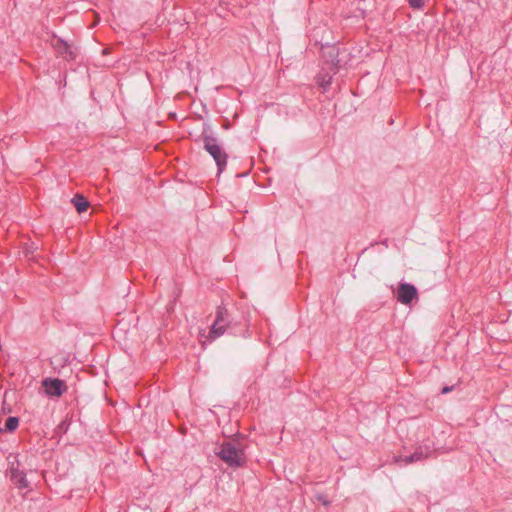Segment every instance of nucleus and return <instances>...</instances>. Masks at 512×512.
I'll list each match as a JSON object with an SVG mask.
<instances>
[{"mask_svg": "<svg viewBox=\"0 0 512 512\" xmlns=\"http://www.w3.org/2000/svg\"><path fill=\"white\" fill-rule=\"evenodd\" d=\"M201 139L204 144V149L212 156L217 165L218 174L222 173L227 166L228 155L223 150L218 138L212 135L209 126L204 127Z\"/></svg>", "mask_w": 512, "mask_h": 512, "instance_id": "obj_1", "label": "nucleus"}, {"mask_svg": "<svg viewBox=\"0 0 512 512\" xmlns=\"http://www.w3.org/2000/svg\"><path fill=\"white\" fill-rule=\"evenodd\" d=\"M215 454L230 467H241L246 462L242 445L235 440L224 441Z\"/></svg>", "mask_w": 512, "mask_h": 512, "instance_id": "obj_2", "label": "nucleus"}, {"mask_svg": "<svg viewBox=\"0 0 512 512\" xmlns=\"http://www.w3.org/2000/svg\"><path fill=\"white\" fill-rule=\"evenodd\" d=\"M232 325V319L228 310L223 306H218L216 310V317L211 326V329L206 336L210 342L222 336L228 328Z\"/></svg>", "mask_w": 512, "mask_h": 512, "instance_id": "obj_3", "label": "nucleus"}, {"mask_svg": "<svg viewBox=\"0 0 512 512\" xmlns=\"http://www.w3.org/2000/svg\"><path fill=\"white\" fill-rule=\"evenodd\" d=\"M8 460L9 468L7 470V475L18 490H26V492L23 493V495H25L27 492L31 491V485L26 478V473L20 469V463L17 456H10Z\"/></svg>", "mask_w": 512, "mask_h": 512, "instance_id": "obj_4", "label": "nucleus"}, {"mask_svg": "<svg viewBox=\"0 0 512 512\" xmlns=\"http://www.w3.org/2000/svg\"><path fill=\"white\" fill-rule=\"evenodd\" d=\"M51 45L54 48L57 57H60L65 61H74L77 58L78 48L62 38L53 36Z\"/></svg>", "mask_w": 512, "mask_h": 512, "instance_id": "obj_5", "label": "nucleus"}, {"mask_svg": "<svg viewBox=\"0 0 512 512\" xmlns=\"http://www.w3.org/2000/svg\"><path fill=\"white\" fill-rule=\"evenodd\" d=\"M45 393L50 397H60L68 389L66 382L58 378H45L42 381Z\"/></svg>", "mask_w": 512, "mask_h": 512, "instance_id": "obj_6", "label": "nucleus"}, {"mask_svg": "<svg viewBox=\"0 0 512 512\" xmlns=\"http://www.w3.org/2000/svg\"><path fill=\"white\" fill-rule=\"evenodd\" d=\"M418 298L416 287L409 283H400L397 291V300L404 304H410L414 299Z\"/></svg>", "mask_w": 512, "mask_h": 512, "instance_id": "obj_7", "label": "nucleus"}, {"mask_svg": "<svg viewBox=\"0 0 512 512\" xmlns=\"http://www.w3.org/2000/svg\"><path fill=\"white\" fill-rule=\"evenodd\" d=\"M72 204L75 206L78 213L85 212L90 206L89 201L81 194H76L72 200Z\"/></svg>", "mask_w": 512, "mask_h": 512, "instance_id": "obj_8", "label": "nucleus"}, {"mask_svg": "<svg viewBox=\"0 0 512 512\" xmlns=\"http://www.w3.org/2000/svg\"><path fill=\"white\" fill-rule=\"evenodd\" d=\"M426 457H427V454H425L420 449V450H416L410 456H406L404 458L397 459V461H402V462H404L407 465V464H411V463H414V462L421 461V460L425 459Z\"/></svg>", "mask_w": 512, "mask_h": 512, "instance_id": "obj_9", "label": "nucleus"}, {"mask_svg": "<svg viewBox=\"0 0 512 512\" xmlns=\"http://www.w3.org/2000/svg\"><path fill=\"white\" fill-rule=\"evenodd\" d=\"M317 83L319 87L323 90V92H325L332 83V76L329 75L328 73L319 74L317 76Z\"/></svg>", "mask_w": 512, "mask_h": 512, "instance_id": "obj_10", "label": "nucleus"}, {"mask_svg": "<svg viewBox=\"0 0 512 512\" xmlns=\"http://www.w3.org/2000/svg\"><path fill=\"white\" fill-rule=\"evenodd\" d=\"M18 425L19 418L11 416L6 420L4 432H13L17 429Z\"/></svg>", "mask_w": 512, "mask_h": 512, "instance_id": "obj_11", "label": "nucleus"}, {"mask_svg": "<svg viewBox=\"0 0 512 512\" xmlns=\"http://www.w3.org/2000/svg\"><path fill=\"white\" fill-rule=\"evenodd\" d=\"M426 0H408L409 4L413 8H421Z\"/></svg>", "mask_w": 512, "mask_h": 512, "instance_id": "obj_12", "label": "nucleus"}, {"mask_svg": "<svg viewBox=\"0 0 512 512\" xmlns=\"http://www.w3.org/2000/svg\"><path fill=\"white\" fill-rule=\"evenodd\" d=\"M34 252V247H33V244H31L30 246H26L23 250V254L25 255V257L29 258L30 256H32Z\"/></svg>", "mask_w": 512, "mask_h": 512, "instance_id": "obj_13", "label": "nucleus"}, {"mask_svg": "<svg viewBox=\"0 0 512 512\" xmlns=\"http://www.w3.org/2000/svg\"><path fill=\"white\" fill-rule=\"evenodd\" d=\"M453 389V387H444L443 390H442V393H448L450 392L451 390Z\"/></svg>", "mask_w": 512, "mask_h": 512, "instance_id": "obj_14", "label": "nucleus"}]
</instances>
